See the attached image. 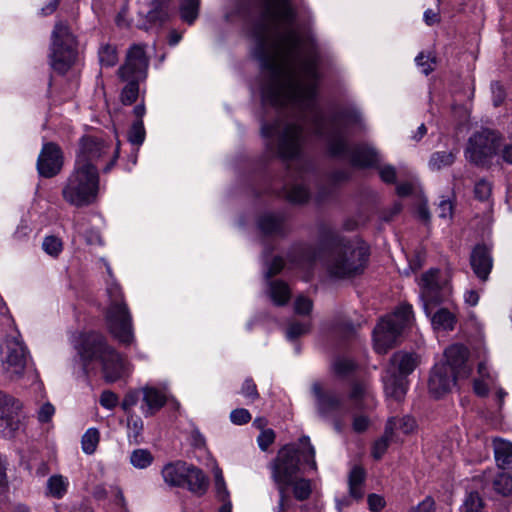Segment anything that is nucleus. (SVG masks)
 I'll return each instance as SVG.
<instances>
[{
	"label": "nucleus",
	"mask_w": 512,
	"mask_h": 512,
	"mask_svg": "<svg viewBox=\"0 0 512 512\" xmlns=\"http://www.w3.org/2000/svg\"><path fill=\"white\" fill-rule=\"evenodd\" d=\"M42 249L51 257H58L63 250V242L56 236H46L42 242Z\"/></svg>",
	"instance_id": "43"
},
{
	"label": "nucleus",
	"mask_w": 512,
	"mask_h": 512,
	"mask_svg": "<svg viewBox=\"0 0 512 512\" xmlns=\"http://www.w3.org/2000/svg\"><path fill=\"white\" fill-rule=\"evenodd\" d=\"M98 170H90L83 164H74L62 187V197L70 205L84 207L92 204L99 193Z\"/></svg>",
	"instance_id": "5"
},
{
	"label": "nucleus",
	"mask_w": 512,
	"mask_h": 512,
	"mask_svg": "<svg viewBox=\"0 0 512 512\" xmlns=\"http://www.w3.org/2000/svg\"><path fill=\"white\" fill-rule=\"evenodd\" d=\"M312 391L316 397L318 413L322 417L333 419L336 429L340 430L341 421L348 414L349 408L339 395L332 391H324L320 383H314Z\"/></svg>",
	"instance_id": "11"
},
{
	"label": "nucleus",
	"mask_w": 512,
	"mask_h": 512,
	"mask_svg": "<svg viewBox=\"0 0 512 512\" xmlns=\"http://www.w3.org/2000/svg\"><path fill=\"white\" fill-rule=\"evenodd\" d=\"M58 5L59 0H38L40 14L43 16L52 14L57 9Z\"/></svg>",
	"instance_id": "60"
},
{
	"label": "nucleus",
	"mask_w": 512,
	"mask_h": 512,
	"mask_svg": "<svg viewBox=\"0 0 512 512\" xmlns=\"http://www.w3.org/2000/svg\"><path fill=\"white\" fill-rule=\"evenodd\" d=\"M148 65L149 59L145 47L134 44L128 49L125 62L118 69L117 74L120 79L139 78L144 80L147 76Z\"/></svg>",
	"instance_id": "15"
},
{
	"label": "nucleus",
	"mask_w": 512,
	"mask_h": 512,
	"mask_svg": "<svg viewBox=\"0 0 512 512\" xmlns=\"http://www.w3.org/2000/svg\"><path fill=\"white\" fill-rule=\"evenodd\" d=\"M99 431L96 428L88 429L82 436V449L86 454H93L99 443Z\"/></svg>",
	"instance_id": "42"
},
{
	"label": "nucleus",
	"mask_w": 512,
	"mask_h": 512,
	"mask_svg": "<svg viewBox=\"0 0 512 512\" xmlns=\"http://www.w3.org/2000/svg\"><path fill=\"white\" fill-rule=\"evenodd\" d=\"M99 401L103 407L113 409L118 404V397L112 391H103Z\"/></svg>",
	"instance_id": "59"
},
{
	"label": "nucleus",
	"mask_w": 512,
	"mask_h": 512,
	"mask_svg": "<svg viewBox=\"0 0 512 512\" xmlns=\"http://www.w3.org/2000/svg\"><path fill=\"white\" fill-rule=\"evenodd\" d=\"M393 419L395 421L394 429L397 428L400 431H402L404 434H411L417 428L416 421L411 416H404L398 420L396 418H393Z\"/></svg>",
	"instance_id": "52"
},
{
	"label": "nucleus",
	"mask_w": 512,
	"mask_h": 512,
	"mask_svg": "<svg viewBox=\"0 0 512 512\" xmlns=\"http://www.w3.org/2000/svg\"><path fill=\"white\" fill-rule=\"evenodd\" d=\"M369 419L364 415H356L353 419L352 427L355 432L361 433L367 430Z\"/></svg>",
	"instance_id": "63"
},
{
	"label": "nucleus",
	"mask_w": 512,
	"mask_h": 512,
	"mask_svg": "<svg viewBox=\"0 0 512 512\" xmlns=\"http://www.w3.org/2000/svg\"><path fill=\"white\" fill-rule=\"evenodd\" d=\"M109 150L110 146L104 140L93 136H84L80 139L74 164H83L87 169L98 170V161L102 159Z\"/></svg>",
	"instance_id": "14"
},
{
	"label": "nucleus",
	"mask_w": 512,
	"mask_h": 512,
	"mask_svg": "<svg viewBox=\"0 0 512 512\" xmlns=\"http://www.w3.org/2000/svg\"><path fill=\"white\" fill-rule=\"evenodd\" d=\"M484 503L477 492H470L462 506L463 512H482Z\"/></svg>",
	"instance_id": "45"
},
{
	"label": "nucleus",
	"mask_w": 512,
	"mask_h": 512,
	"mask_svg": "<svg viewBox=\"0 0 512 512\" xmlns=\"http://www.w3.org/2000/svg\"><path fill=\"white\" fill-rule=\"evenodd\" d=\"M285 219L282 214L267 213L260 217L258 225L267 235L282 234L285 231Z\"/></svg>",
	"instance_id": "28"
},
{
	"label": "nucleus",
	"mask_w": 512,
	"mask_h": 512,
	"mask_svg": "<svg viewBox=\"0 0 512 512\" xmlns=\"http://www.w3.org/2000/svg\"><path fill=\"white\" fill-rule=\"evenodd\" d=\"M185 486L196 494H203L208 487V480L203 472L189 464V472L185 475Z\"/></svg>",
	"instance_id": "30"
},
{
	"label": "nucleus",
	"mask_w": 512,
	"mask_h": 512,
	"mask_svg": "<svg viewBox=\"0 0 512 512\" xmlns=\"http://www.w3.org/2000/svg\"><path fill=\"white\" fill-rule=\"evenodd\" d=\"M455 161V154L452 151L434 152L428 162V166L433 171H438L451 166Z\"/></svg>",
	"instance_id": "37"
},
{
	"label": "nucleus",
	"mask_w": 512,
	"mask_h": 512,
	"mask_svg": "<svg viewBox=\"0 0 512 512\" xmlns=\"http://www.w3.org/2000/svg\"><path fill=\"white\" fill-rule=\"evenodd\" d=\"M326 244L333 247L327 261L329 273L338 278L353 277L364 271L368 248L359 240H347L335 231L324 236Z\"/></svg>",
	"instance_id": "3"
},
{
	"label": "nucleus",
	"mask_w": 512,
	"mask_h": 512,
	"mask_svg": "<svg viewBox=\"0 0 512 512\" xmlns=\"http://www.w3.org/2000/svg\"><path fill=\"white\" fill-rule=\"evenodd\" d=\"M189 472V464L182 461L169 463L162 469L164 481L171 486H185V475Z\"/></svg>",
	"instance_id": "25"
},
{
	"label": "nucleus",
	"mask_w": 512,
	"mask_h": 512,
	"mask_svg": "<svg viewBox=\"0 0 512 512\" xmlns=\"http://www.w3.org/2000/svg\"><path fill=\"white\" fill-rule=\"evenodd\" d=\"M438 276L439 271L437 269H431L423 274L421 279L424 309L428 315L430 314V305L437 304L441 301V297L439 295Z\"/></svg>",
	"instance_id": "21"
},
{
	"label": "nucleus",
	"mask_w": 512,
	"mask_h": 512,
	"mask_svg": "<svg viewBox=\"0 0 512 512\" xmlns=\"http://www.w3.org/2000/svg\"><path fill=\"white\" fill-rule=\"evenodd\" d=\"M54 413H55L54 406L51 403L46 402V403L42 404L38 410V420L41 423L49 422L51 420L52 416L54 415Z\"/></svg>",
	"instance_id": "58"
},
{
	"label": "nucleus",
	"mask_w": 512,
	"mask_h": 512,
	"mask_svg": "<svg viewBox=\"0 0 512 512\" xmlns=\"http://www.w3.org/2000/svg\"><path fill=\"white\" fill-rule=\"evenodd\" d=\"M492 193V184L486 179H480L474 187V195L480 201H486Z\"/></svg>",
	"instance_id": "48"
},
{
	"label": "nucleus",
	"mask_w": 512,
	"mask_h": 512,
	"mask_svg": "<svg viewBox=\"0 0 512 512\" xmlns=\"http://www.w3.org/2000/svg\"><path fill=\"white\" fill-rule=\"evenodd\" d=\"M310 330V323L292 321L287 328L288 339H295L301 335L306 334Z\"/></svg>",
	"instance_id": "49"
},
{
	"label": "nucleus",
	"mask_w": 512,
	"mask_h": 512,
	"mask_svg": "<svg viewBox=\"0 0 512 512\" xmlns=\"http://www.w3.org/2000/svg\"><path fill=\"white\" fill-rule=\"evenodd\" d=\"M366 472L361 466H354L348 475L349 497L359 501L364 496Z\"/></svg>",
	"instance_id": "27"
},
{
	"label": "nucleus",
	"mask_w": 512,
	"mask_h": 512,
	"mask_svg": "<svg viewBox=\"0 0 512 512\" xmlns=\"http://www.w3.org/2000/svg\"><path fill=\"white\" fill-rule=\"evenodd\" d=\"M368 506L372 512H378L385 506V501L380 495L370 494L368 496Z\"/></svg>",
	"instance_id": "62"
},
{
	"label": "nucleus",
	"mask_w": 512,
	"mask_h": 512,
	"mask_svg": "<svg viewBox=\"0 0 512 512\" xmlns=\"http://www.w3.org/2000/svg\"><path fill=\"white\" fill-rule=\"evenodd\" d=\"M128 421V429H129V436L133 437L134 440L137 442L138 437L141 435L143 430V421L138 416L129 415L127 418Z\"/></svg>",
	"instance_id": "53"
},
{
	"label": "nucleus",
	"mask_w": 512,
	"mask_h": 512,
	"mask_svg": "<svg viewBox=\"0 0 512 512\" xmlns=\"http://www.w3.org/2000/svg\"><path fill=\"white\" fill-rule=\"evenodd\" d=\"M68 486V479L62 475H53L47 481L48 494L57 499L62 498L66 494Z\"/></svg>",
	"instance_id": "36"
},
{
	"label": "nucleus",
	"mask_w": 512,
	"mask_h": 512,
	"mask_svg": "<svg viewBox=\"0 0 512 512\" xmlns=\"http://www.w3.org/2000/svg\"><path fill=\"white\" fill-rule=\"evenodd\" d=\"M312 308V301L305 296H298L294 302V311L298 315H308Z\"/></svg>",
	"instance_id": "54"
},
{
	"label": "nucleus",
	"mask_w": 512,
	"mask_h": 512,
	"mask_svg": "<svg viewBox=\"0 0 512 512\" xmlns=\"http://www.w3.org/2000/svg\"><path fill=\"white\" fill-rule=\"evenodd\" d=\"M492 94H493V103L495 106H499L503 103L505 99V91L503 87L498 83H493L491 85Z\"/></svg>",
	"instance_id": "64"
},
{
	"label": "nucleus",
	"mask_w": 512,
	"mask_h": 512,
	"mask_svg": "<svg viewBox=\"0 0 512 512\" xmlns=\"http://www.w3.org/2000/svg\"><path fill=\"white\" fill-rule=\"evenodd\" d=\"M286 197L290 202L300 204L308 200L309 192L305 186L301 184H295L290 188H287Z\"/></svg>",
	"instance_id": "44"
},
{
	"label": "nucleus",
	"mask_w": 512,
	"mask_h": 512,
	"mask_svg": "<svg viewBox=\"0 0 512 512\" xmlns=\"http://www.w3.org/2000/svg\"><path fill=\"white\" fill-rule=\"evenodd\" d=\"M438 216L443 219H450L453 213V205L450 200H441L437 207Z\"/></svg>",
	"instance_id": "61"
},
{
	"label": "nucleus",
	"mask_w": 512,
	"mask_h": 512,
	"mask_svg": "<svg viewBox=\"0 0 512 512\" xmlns=\"http://www.w3.org/2000/svg\"><path fill=\"white\" fill-rule=\"evenodd\" d=\"M290 487L293 488L294 497L299 501L308 499L312 492L311 481L304 478L296 477Z\"/></svg>",
	"instance_id": "39"
},
{
	"label": "nucleus",
	"mask_w": 512,
	"mask_h": 512,
	"mask_svg": "<svg viewBox=\"0 0 512 512\" xmlns=\"http://www.w3.org/2000/svg\"><path fill=\"white\" fill-rule=\"evenodd\" d=\"M418 67L421 68V72L425 75L431 73L435 68V58L430 54L421 52L415 59Z\"/></svg>",
	"instance_id": "50"
},
{
	"label": "nucleus",
	"mask_w": 512,
	"mask_h": 512,
	"mask_svg": "<svg viewBox=\"0 0 512 512\" xmlns=\"http://www.w3.org/2000/svg\"><path fill=\"white\" fill-rule=\"evenodd\" d=\"M63 162L61 148L53 142L45 143L37 159L38 173L45 178L54 177L62 170Z\"/></svg>",
	"instance_id": "17"
},
{
	"label": "nucleus",
	"mask_w": 512,
	"mask_h": 512,
	"mask_svg": "<svg viewBox=\"0 0 512 512\" xmlns=\"http://www.w3.org/2000/svg\"><path fill=\"white\" fill-rule=\"evenodd\" d=\"M142 80L143 79L139 78L121 79V81L126 82L120 94V100L124 105H131L137 100L139 95V82Z\"/></svg>",
	"instance_id": "35"
},
{
	"label": "nucleus",
	"mask_w": 512,
	"mask_h": 512,
	"mask_svg": "<svg viewBox=\"0 0 512 512\" xmlns=\"http://www.w3.org/2000/svg\"><path fill=\"white\" fill-rule=\"evenodd\" d=\"M468 355L469 351L465 346L454 344L445 350V362L441 364L449 366L451 372L459 378H467L472 371L471 367L467 364Z\"/></svg>",
	"instance_id": "19"
},
{
	"label": "nucleus",
	"mask_w": 512,
	"mask_h": 512,
	"mask_svg": "<svg viewBox=\"0 0 512 512\" xmlns=\"http://www.w3.org/2000/svg\"><path fill=\"white\" fill-rule=\"evenodd\" d=\"M262 135L269 139V149L281 158L295 159L299 156L303 145V125L279 117L272 124H263Z\"/></svg>",
	"instance_id": "4"
},
{
	"label": "nucleus",
	"mask_w": 512,
	"mask_h": 512,
	"mask_svg": "<svg viewBox=\"0 0 512 512\" xmlns=\"http://www.w3.org/2000/svg\"><path fill=\"white\" fill-rule=\"evenodd\" d=\"M140 392L131 391L127 393L121 403L122 409L126 413H130L131 409L138 403Z\"/></svg>",
	"instance_id": "57"
},
{
	"label": "nucleus",
	"mask_w": 512,
	"mask_h": 512,
	"mask_svg": "<svg viewBox=\"0 0 512 512\" xmlns=\"http://www.w3.org/2000/svg\"><path fill=\"white\" fill-rule=\"evenodd\" d=\"M394 426V419H389L386 423L384 434L375 441L372 449V455L375 459H380L386 452L389 444L393 441Z\"/></svg>",
	"instance_id": "31"
},
{
	"label": "nucleus",
	"mask_w": 512,
	"mask_h": 512,
	"mask_svg": "<svg viewBox=\"0 0 512 512\" xmlns=\"http://www.w3.org/2000/svg\"><path fill=\"white\" fill-rule=\"evenodd\" d=\"M432 325L435 329L453 330L456 318L455 315L446 308H441L432 316Z\"/></svg>",
	"instance_id": "33"
},
{
	"label": "nucleus",
	"mask_w": 512,
	"mask_h": 512,
	"mask_svg": "<svg viewBox=\"0 0 512 512\" xmlns=\"http://www.w3.org/2000/svg\"><path fill=\"white\" fill-rule=\"evenodd\" d=\"M240 393L247 399L248 403H252L259 398L257 386L251 378L244 381Z\"/></svg>",
	"instance_id": "51"
},
{
	"label": "nucleus",
	"mask_w": 512,
	"mask_h": 512,
	"mask_svg": "<svg viewBox=\"0 0 512 512\" xmlns=\"http://www.w3.org/2000/svg\"><path fill=\"white\" fill-rule=\"evenodd\" d=\"M140 392L142 394L140 409L145 417L154 415L166 404V395L154 387L145 386Z\"/></svg>",
	"instance_id": "22"
},
{
	"label": "nucleus",
	"mask_w": 512,
	"mask_h": 512,
	"mask_svg": "<svg viewBox=\"0 0 512 512\" xmlns=\"http://www.w3.org/2000/svg\"><path fill=\"white\" fill-rule=\"evenodd\" d=\"M496 135L489 129H482L474 133L468 140L465 157L475 165H483L495 153Z\"/></svg>",
	"instance_id": "12"
},
{
	"label": "nucleus",
	"mask_w": 512,
	"mask_h": 512,
	"mask_svg": "<svg viewBox=\"0 0 512 512\" xmlns=\"http://www.w3.org/2000/svg\"><path fill=\"white\" fill-rule=\"evenodd\" d=\"M82 354L87 359L101 361L107 382H115L126 373L124 359L107 344L106 338L100 333L90 332L83 335Z\"/></svg>",
	"instance_id": "6"
},
{
	"label": "nucleus",
	"mask_w": 512,
	"mask_h": 512,
	"mask_svg": "<svg viewBox=\"0 0 512 512\" xmlns=\"http://www.w3.org/2000/svg\"><path fill=\"white\" fill-rule=\"evenodd\" d=\"M276 438L275 432L272 429H266L260 432L257 437V443L262 451H266L268 447L274 443Z\"/></svg>",
	"instance_id": "55"
},
{
	"label": "nucleus",
	"mask_w": 512,
	"mask_h": 512,
	"mask_svg": "<svg viewBox=\"0 0 512 512\" xmlns=\"http://www.w3.org/2000/svg\"><path fill=\"white\" fill-rule=\"evenodd\" d=\"M355 363L348 358H338L334 361L333 369L339 377H347L355 369Z\"/></svg>",
	"instance_id": "46"
},
{
	"label": "nucleus",
	"mask_w": 512,
	"mask_h": 512,
	"mask_svg": "<svg viewBox=\"0 0 512 512\" xmlns=\"http://www.w3.org/2000/svg\"><path fill=\"white\" fill-rule=\"evenodd\" d=\"M299 36L253 34L252 52L264 74L263 103L275 107L290 105L307 113L313 133L325 141L330 155L348 157L353 166L360 168L375 165L378 155L373 148L350 149L345 137L346 127L361 121L360 113L339 112L326 117L316 105L320 58L316 46Z\"/></svg>",
	"instance_id": "1"
},
{
	"label": "nucleus",
	"mask_w": 512,
	"mask_h": 512,
	"mask_svg": "<svg viewBox=\"0 0 512 512\" xmlns=\"http://www.w3.org/2000/svg\"><path fill=\"white\" fill-rule=\"evenodd\" d=\"M412 307L401 305L393 314L383 318L374 328V348L379 354H385L397 344L402 332L410 325Z\"/></svg>",
	"instance_id": "8"
},
{
	"label": "nucleus",
	"mask_w": 512,
	"mask_h": 512,
	"mask_svg": "<svg viewBox=\"0 0 512 512\" xmlns=\"http://www.w3.org/2000/svg\"><path fill=\"white\" fill-rule=\"evenodd\" d=\"M269 294L272 301L279 306L285 305L291 296L288 285L280 280L270 282Z\"/></svg>",
	"instance_id": "32"
},
{
	"label": "nucleus",
	"mask_w": 512,
	"mask_h": 512,
	"mask_svg": "<svg viewBox=\"0 0 512 512\" xmlns=\"http://www.w3.org/2000/svg\"><path fill=\"white\" fill-rule=\"evenodd\" d=\"M145 139V129L142 120H136L128 133V140L134 145H141Z\"/></svg>",
	"instance_id": "47"
},
{
	"label": "nucleus",
	"mask_w": 512,
	"mask_h": 512,
	"mask_svg": "<svg viewBox=\"0 0 512 512\" xmlns=\"http://www.w3.org/2000/svg\"><path fill=\"white\" fill-rule=\"evenodd\" d=\"M20 402L0 391V436L11 437L19 428Z\"/></svg>",
	"instance_id": "16"
},
{
	"label": "nucleus",
	"mask_w": 512,
	"mask_h": 512,
	"mask_svg": "<svg viewBox=\"0 0 512 512\" xmlns=\"http://www.w3.org/2000/svg\"><path fill=\"white\" fill-rule=\"evenodd\" d=\"M384 391L387 397L401 401L407 392V380L394 370L388 369L383 376Z\"/></svg>",
	"instance_id": "23"
},
{
	"label": "nucleus",
	"mask_w": 512,
	"mask_h": 512,
	"mask_svg": "<svg viewBox=\"0 0 512 512\" xmlns=\"http://www.w3.org/2000/svg\"><path fill=\"white\" fill-rule=\"evenodd\" d=\"M200 0H179V13L181 19L192 24L199 15Z\"/></svg>",
	"instance_id": "34"
},
{
	"label": "nucleus",
	"mask_w": 512,
	"mask_h": 512,
	"mask_svg": "<svg viewBox=\"0 0 512 512\" xmlns=\"http://www.w3.org/2000/svg\"><path fill=\"white\" fill-rule=\"evenodd\" d=\"M492 248L485 244H477L470 255V265L475 275L486 281L493 267Z\"/></svg>",
	"instance_id": "20"
},
{
	"label": "nucleus",
	"mask_w": 512,
	"mask_h": 512,
	"mask_svg": "<svg viewBox=\"0 0 512 512\" xmlns=\"http://www.w3.org/2000/svg\"><path fill=\"white\" fill-rule=\"evenodd\" d=\"M459 378L451 372V368L446 364H436L430 374L428 388L429 392L435 397L440 398L448 393Z\"/></svg>",
	"instance_id": "18"
},
{
	"label": "nucleus",
	"mask_w": 512,
	"mask_h": 512,
	"mask_svg": "<svg viewBox=\"0 0 512 512\" xmlns=\"http://www.w3.org/2000/svg\"><path fill=\"white\" fill-rule=\"evenodd\" d=\"M349 400L355 409H367L373 405V396L363 382H354L349 393Z\"/></svg>",
	"instance_id": "26"
},
{
	"label": "nucleus",
	"mask_w": 512,
	"mask_h": 512,
	"mask_svg": "<svg viewBox=\"0 0 512 512\" xmlns=\"http://www.w3.org/2000/svg\"><path fill=\"white\" fill-rule=\"evenodd\" d=\"M153 461V456L147 449H136L131 453L130 462L138 469L147 468Z\"/></svg>",
	"instance_id": "41"
},
{
	"label": "nucleus",
	"mask_w": 512,
	"mask_h": 512,
	"mask_svg": "<svg viewBox=\"0 0 512 512\" xmlns=\"http://www.w3.org/2000/svg\"><path fill=\"white\" fill-rule=\"evenodd\" d=\"M109 305L105 321L110 334L120 343L129 345L134 340L132 316L124 300L121 288L116 283L107 287Z\"/></svg>",
	"instance_id": "7"
},
{
	"label": "nucleus",
	"mask_w": 512,
	"mask_h": 512,
	"mask_svg": "<svg viewBox=\"0 0 512 512\" xmlns=\"http://www.w3.org/2000/svg\"><path fill=\"white\" fill-rule=\"evenodd\" d=\"M419 364L418 356L414 353L408 352H396L391 358V367L396 372L398 370L399 376L406 378L407 375L411 374Z\"/></svg>",
	"instance_id": "24"
},
{
	"label": "nucleus",
	"mask_w": 512,
	"mask_h": 512,
	"mask_svg": "<svg viewBox=\"0 0 512 512\" xmlns=\"http://www.w3.org/2000/svg\"><path fill=\"white\" fill-rule=\"evenodd\" d=\"M493 450L499 468L505 469L512 465V442L496 438L493 440Z\"/></svg>",
	"instance_id": "29"
},
{
	"label": "nucleus",
	"mask_w": 512,
	"mask_h": 512,
	"mask_svg": "<svg viewBox=\"0 0 512 512\" xmlns=\"http://www.w3.org/2000/svg\"><path fill=\"white\" fill-rule=\"evenodd\" d=\"M493 488L495 492L502 496L512 494V476L508 473L501 472L496 475L493 480Z\"/></svg>",
	"instance_id": "38"
},
{
	"label": "nucleus",
	"mask_w": 512,
	"mask_h": 512,
	"mask_svg": "<svg viewBox=\"0 0 512 512\" xmlns=\"http://www.w3.org/2000/svg\"><path fill=\"white\" fill-rule=\"evenodd\" d=\"M230 419L234 424L243 425L251 420V414L247 409L238 408L231 412Z\"/></svg>",
	"instance_id": "56"
},
{
	"label": "nucleus",
	"mask_w": 512,
	"mask_h": 512,
	"mask_svg": "<svg viewBox=\"0 0 512 512\" xmlns=\"http://www.w3.org/2000/svg\"><path fill=\"white\" fill-rule=\"evenodd\" d=\"M263 8L258 19L263 28H284L293 20V11L288 0H262Z\"/></svg>",
	"instance_id": "13"
},
{
	"label": "nucleus",
	"mask_w": 512,
	"mask_h": 512,
	"mask_svg": "<svg viewBox=\"0 0 512 512\" xmlns=\"http://www.w3.org/2000/svg\"><path fill=\"white\" fill-rule=\"evenodd\" d=\"M99 61L102 66L112 67L118 61V55L116 47L110 44H103L99 48Z\"/></svg>",
	"instance_id": "40"
},
{
	"label": "nucleus",
	"mask_w": 512,
	"mask_h": 512,
	"mask_svg": "<svg viewBox=\"0 0 512 512\" xmlns=\"http://www.w3.org/2000/svg\"><path fill=\"white\" fill-rule=\"evenodd\" d=\"M1 350L4 373L11 379L20 378L30 360L29 351L22 339L16 334L8 335Z\"/></svg>",
	"instance_id": "9"
},
{
	"label": "nucleus",
	"mask_w": 512,
	"mask_h": 512,
	"mask_svg": "<svg viewBox=\"0 0 512 512\" xmlns=\"http://www.w3.org/2000/svg\"><path fill=\"white\" fill-rule=\"evenodd\" d=\"M50 50L52 68L59 73H65L77 57L75 37L73 34H53Z\"/></svg>",
	"instance_id": "10"
},
{
	"label": "nucleus",
	"mask_w": 512,
	"mask_h": 512,
	"mask_svg": "<svg viewBox=\"0 0 512 512\" xmlns=\"http://www.w3.org/2000/svg\"><path fill=\"white\" fill-rule=\"evenodd\" d=\"M299 442L302 446L301 450L294 445H285L278 450L276 457L268 464L271 478L279 493L278 507L275 512H284L289 506L287 492L300 470V456L312 469H317L315 449L311 445L309 437L303 436Z\"/></svg>",
	"instance_id": "2"
}]
</instances>
